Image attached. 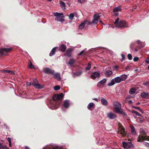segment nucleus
<instances>
[{
	"label": "nucleus",
	"instance_id": "1",
	"mask_svg": "<svg viewBox=\"0 0 149 149\" xmlns=\"http://www.w3.org/2000/svg\"><path fill=\"white\" fill-rule=\"evenodd\" d=\"M100 18V16L99 14H96L94 15L93 21L90 22V21L85 20L83 22L81 23L79 26V29H83L85 26V24L87 25H91L92 24H97L98 22V20Z\"/></svg>",
	"mask_w": 149,
	"mask_h": 149
},
{
	"label": "nucleus",
	"instance_id": "2",
	"mask_svg": "<svg viewBox=\"0 0 149 149\" xmlns=\"http://www.w3.org/2000/svg\"><path fill=\"white\" fill-rule=\"evenodd\" d=\"M127 78V76L125 74H123L119 77H116L111 80L108 84V86H112L114 85L116 83H118L122 81H125Z\"/></svg>",
	"mask_w": 149,
	"mask_h": 149
},
{
	"label": "nucleus",
	"instance_id": "3",
	"mask_svg": "<svg viewBox=\"0 0 149 149\" xmlns=\"http://www.w3.org/2000/svg\"><path fill=\"white\" fill-rule=\"evenodd\" d=\"M114 23L116 27L119 28H126L128 26V24L125 21L120 20L119 18L116 19Z\"/></svg>",
	"mask_w": 149,
	"mask_h": 149
},
{
	"label": "nucleus",
	"instance_id": "4",
	"mask_svg": "<svg viewBox=\"0 0 149 149\" xmlns=\"http://www.w3.org/2000/svg\"><path fill=\"white\" fill-rule=\"evenodd\" d=\"M140 134L141 135L139 136L137 139L138 142H140L141 141H149V137H147L146 136V134L143 130L142 129L140 130Z\"/></svg>",
	"mask_w": 149,
	"mask_h": 149
},
{
	"label": "nucleus",
	"instance_id": "5",
	"mask_svg": "<svg viewBox=\"0 0 149 149\" xmlns=\"http://www.w3.org/2000/svg\"><path fill=\"white\" fill-rule=\"evenodd\" d=\"M54 15L56 17L55 20L57 22H59L62 23L64 21V16H63V13H58L56 12L54 13Z\"/></svg>",
	"mask_w": 149,
	"mask_h": 149
},
{
	"label": "nucleus",
	"instance_id": "6",
	"mask_svg": "<svg viewBox=\"0 0 149 149\" xmlns=\"http://www.w3.org/2000/svg\"><path fill=\"white\" fill-rule=\"evenodd\" d=\"M114 111L118 113H122V111L121 109V104L118 102H115L113 103Z\"/></svg>",
	"mask_w": 149,
	"mask_h": 149
},
{
	"label": "nucleus",
	"instance_id": "7",
	"mask_svg": "<svg viewBox=\"0 0 149 149\" xmlns=\"http://www.w3.org/2000/svg\"><path fill=\"white\" fill-rule=\"evenodd\" d=\"M118 133L122 137L125 136L126 135L124 128L122 126H119Z\"/></svg>",
	"mask_w": 149,
	"mask_h": 149
},
{
	"label": "nucleus",
	"instance_id": "8",
	"mask_svg": "<svg viewBox=\"0 0 149 149\" xmlns=\"http://www.w3.org/2000/svg\"><path fill=\"white\" fill-rule=\"evenodd\" d=\"M33 82L32 83V84L34 87L39 89H41L43 88V86L41 85L40 84H39L37 79H33Z\"/></svg>",
	"mask_w": 149,
	"mask_h": 149
},
{
	"label": "nucleus",
	"instance_id": "9",
	"mask_svg": "<svg viewBox=\"0 0 149 149\" xmlns=\"http://www.w3.org/2000/svg\"><path fill=\"white\" fill-rule=\"evenodd\" d=\"M63 96V93H61L59 95L54 94L53 96V99L54 101L59 100L62 98Z\"/></svg>",
	"mask_w": 149,
	"mask_h": 149
},
{
	"label": "nucleus",
	"instance_id": "10",
	"mask_svg": "<svg viewBox=\"0 0 149 149\" xmlns=\"http://www.w3.org/2000/svg\"><path fill=\"white\" fill-rule=\"evenodd\" d=\"M11 50L10 48H0V53L2 54L10 52Z\"/></svg>",
	"mask_w": 149,
	"mask_h": 149
},
{
	"label": "nucleus",
	"instance_id": "11",
	"mask_svg": "<svg viewBox=\"0 0 149 149\" xmlns=\"http://www.w3.org/2000/svg\"><path fill=\"white\" fill-rule=\"evenodd\" d=\"M123 148H124L128 149L130 147V142H123Z\"/></svg>",
	"mask_w": 149,
	"mask_h": 149
},
{
	"label": "nucleus",
	"instance_id": "12",
	"mask_svg": "<svg viewBox=\"0 0 149 149\" xmlns=\"http://www.w3.org/2000/svg\"><path fill=\"white\" fill-rule=\"evenodd\" d=\"M100 74L97 72H95L91 75V77L93 79H95L96 78L99 77H100Z\"/></svg>",
	"mask_w": 149,
	"mask_h": 149
},
{
	"label": "nucleus",
	"instance_id": "13",
	"mask_svg": "<svg viewBox=\"0 0 149 149\" xmlns=\"http://www.w3.org/2000/svg\"><path fill=\"white\" fill-rule=\"evenodd\" d=\"M43 71L47 74H53V72L52 71L48 68H45L43 70Z\"/></svg>",
	"mask_w": 149,
	"mask_h": 149
},
{
	"label": "nucleus",
	"instance_id": "14",
	"mask_svg": "<svg viewBox=\"0 0 149 149\" xmlns=\"http://www.w3.org/2000/svg\"><path fill=\"white\" fill-rule=\"evenodd\" d=\"M107 116L109 118L111 119H113L116 117V115L113 113L112 112H110L107 113Z\"/></svg>",
	"mask_w": 149,
	"mask_h": 149
},
{
	"label": "nucleus",
	"instance_id": "15",
	"mask_svg": "<svg viewBox=\"0 0 149 149\" xmlns=\"http://www.w3.org/2000/svg\"><path fill=\"white\" fill-rule=\"evenodd\" d=\"M73 49L71 48H69L67 49L66 52V55L68 57H70L71 55V53Z\"/></svg>",
	"mask_w": 149,
	"mask_h": 149
},
{
	"label": "nucleus",
	"instance_id": "16",
	"mask_svg": "<svg viewBox=\"0 0 149 149\" xmlns=\"http://www.w3.org/2000/svg\"><path fill=\"white\" fill-rule=\"evenodd\" d=\"M59 148L58 146H53L52 148L50 146H47L44 147L43 149H60Z\"/></svg>",
	"mask_w": 149,
	"mask_h": 149
},
{
	"label": "nucleus",
	"instance_id": "17",
	"mask_svg": "<svg viewBox=\"0 0 149 149\" xmlns=\"http://www.w3.org/2000/svg\"><path fill=\"white\" fill-rule=\"evenodd\" d=\"M131 133L134 135H135L136 134L135 129L134 126L132 125H131Z\"/></svg>",
	"mask_w": 149,
	"mask_h": 149
},
{
	"label": "nucleus",
	"instance_id": "18",
	"mask_svg": "<svg viewBox=\"0 0 149 149\" xmlns=\"http://www.w3.org/2000/svg\"><path fill=\"white\" fill-rule=\"evenodd\" d=\"M57 48V47H54L51 50L49 55L50 56H52L55 54L56 51V49Z\"/></svg>",
	"mask_w": 149,
	"mask_h": 149
},
{
	"label": "nucleus",
	"instance_id": "19",
	"mask_svg": "<svg viewBox=\"0 0 149 149\" xmlns=\"http://www.w3.org/2000/svg\"><path fill=\"white\" fill-rule=\"evenodd\" d=\"M101 102L102 104L106 106L108 105V103L107 101L104 98L101 99Z\"/></svg>",
	"mask_w": 149,
	"mask_h": 149
},
{
	"label": "nucleus",
	"instance_id": "20",
	"mask_svg": "<svg viewBox=\"0 0 149 149\" xmlns=\"http://www.w3.org/2000/svg\"><path fill=\"white\" fill-rule=\"evenodd\" d=\"M132 112L133 114V116L135 118L137 116H141V115L138 112H137L136 111H135L134 110H132Z\"/></svg>",
	"mask_w": 149,
	"mask_h": 149
},
{
	"label": "nucleus",
	"instance_id": "21",
	"mask_svg": "<svg viewBox=\"0 0 149 149\" xmlns=\"http://www.w3.org/2000/svg\"><path fill=\"white\" fill-rule=\"evenodd\" d=\"M149 95V93H148L143 92L141 94V96L142 98H146L148 97Z\"/></svg>",
	"mask_w": 149,
	"mask_h": 149
},
{
	"label": "nucleus",
	"instance_id": "22",
	"mask_svg": "<svg viewBox=\"0 0 149 149\" xmlns=\"http://www.w3.org/2000/svg\"><path fill=\"white\" fill-rule=\"evenodd\" d=\"M66 49V46L62 44L60 46L61 50L63 52H64Z\"/></svg>",
	"mask_w": 149,
	"mask_h": 149
},
{
	"label": "nucleus",
	"instance_id": "23",
	"mask_svg": "<svg viewBox=\"0 0 149 149\" xmlns=\"http://www.w3.org/2000/svg\"><path fill=\"white\" fill-rule=\"evenodd\" d=\"M124 102L125 103L130 104V97L129 96L127 97Z\"/></svg>",
	"mask_w": 149,
	"mask_h": 149
},
{
	"label": "nucleus",
	"instance_id": "24",
	"mask_svg": "<svg viewBox=\"0 0 149 149\" xmlns=\"http://www.w3.org/2000/svg\"><path fill=\"white\" fill-rule=\"evenodd\" d=\"M69 101L67 100H65L64 102L63 105L65 108H68L69 106Z\"/></svg>",
	"mask_w": 149,
	"mask_h": 149
},
{
	"label": "nucleus",
	"instance_id": "25",
	"mask_svg": "<svg viewBox=\"0 0 149 149\" xmlns=\"http://www.w3.org/2000/svg\"><path fill=\"white\" fill-rule=\"evenodd\" d=\"M2 72H4L5 73H9L10 74H14L15 73L13 72L10 70H2Z\"/></svg>",
	"mask_w": 149,
	"mask_h": 149
},
{
	"label": "nucleus",
	"instance_id": "26",
	"mask_svg": "<svg viewBox=\"0 0 149 149\" xmlns=\"http://www.w3.org/2000/svg\"><path fill=\"white\" fill-rule=\"evenodd\" d=\"M60 5L61 7L63 8V10H64L65 9V2L62 1H61L60 3Z\"/></svg>",
	"mask_w": 149,
	"mask_h": 149
},
{
	"label": "nucleus",
	"instance_id": "27",
	"mask_svg": "<svg viewBox=\"0 0 149 149\" xmlns=\"http://www.w3.org/2000/svg\"><path fill=\"white\" fill-rule=\"evenodd\" d=\"M55 77L59 81L61 79L60 74L58 73H56L54 74Z\"/></svg>",
	"mask_w": 149,
	"mask_h": 149
},
{
	"label": "nucleus",
	"instance_id": "28",
	"mask_svg": "<svg viewBox=\"0 0 149 149\" xmlns=\"http://www.w3.org/2000/svg\"><path fill=\"white\" fill-rule=\"evenodd\" d=\"M75 62V60L74 59H71L68 62V64L70 65H72Z\"/></svg>",
	"mask_w": 149,
	"mask_h": 149
},
{
	"label": "nucleus",
	"instance_id": "29",
	"mask_svg": "<svg viewBox=\"0 0 149 149\" xmlns=\"http://www.w3.org/2000/svg\"><path fill=\"white\" fill-rule=\"evenodd\" d=\"M121 10V8L119 7V6L117 7H116L113 10V12H118L119 11H120Z\"/></svg>",
	"mask_w": 149,
	"mask_h": 149
},
{
	"label": "nucleus",
	"instance_id": "30",
	"mask_svg": "<svg viewBox=\"0 0 149 149\" xmlns=\"http://www.w3.org/2000/svg\"><path fill=\"white\" fill-rule=\"evenodd\" d=\"M113 72L111 70L107 71L106 72L105 74L106 76H109L112 74Z\"/></svg>",
	"mask_w": 149,
	"mask_h": 149
},
{
	"label": "nucleus",
	"instance_id": "31",
	"mask_svg": "<svg viewBox=\"0 0 149 149\" xmlns=\"http://www.w3.org/2000/svg\"><path fill=\"white\" fill-rule=\"evenodd\" d=\"M136 89L134 88H131V95L134 93L136 94L137 93L136 92Z\"/></svg>",
	"mask_w": 149,
	"mask_h": 149
},
{
	"label": "nucleus",
	"instance_id": "32",
	"mask_svg": "<svg viewBox=\"0 0 149 149\" xmlns=\"http://www.w3.org/2000/svg\"><path fill=\"white\" fill-rule=\"evenodd\" d=\"M145 46V44L144 42H141L139 45V46L138 47V48L139 49H140L141 48L144 47Z\"/></svg>",
	"mask_w": 149,
	"mask_h": 149
},
{
	"label": "nucleus",
	"instance_id": "33",
	"mask_svg": "<svg viewBox=\"0 0 149 149\" xmlns=\"http://www.w3.org/2000/svg\"><path fill=\"white\" fill-rule=\"evenodd\" d=\"M106 81L107 80L106 79H104L100 82V84L102 85H104Z\"/></svg>",
	"mask_w": 149,
	"mask_h": 149
},
{
	"label": "nucleus",
	"instance_id": "34",
	"mask_svg": "<svg viewBox=\"0 0 149 149\" xmlns=\"http://www.w3.org/2000/svg\"><path fill=\"white\" fill-rule=\"evenodd\" d=\"M6 145H3L0 143V149H5L6 148Z\"/></svg>",
	"mask_w": 149,
	"mask_h": 149
},
{
	"label": "nucleus",
	"instance_id": "35",
	"mask_svg": "<svg viewBox=\"0 0 149 149\" xmlns=\"http://www.w3.org/2000/svg\"><path fill=\"white\" fill-rule=\"evenodd\" d=\"M94 105V104L93 103H90L88 106V109H90Z\"/></svg>",
	"mask_w": 149,
	"mask_h": 149
},
{
	"label": "nucleus",
	"instance_id": "36",
	"mask_svg": "<svg viewBox=\"0 0 149 149\" xmlns=\"http://www.w3.org/2000/svg\"><path fill=\"white\" fill-rule=\"evenodd\" d=\"M54 88L55 91H56L59 90L60 87L59 86H56L54 87Z\"/></svg>",
	"mask_w": 149,
	"mask_h": 149
},
{
	"label": "nucleus",
	"instance_id": "37",
	"mask_svg": "<svg viewBox=\"0 0 149 149\" xmlns=\"http://www.w3.org/2000/svg\"><path fill=\"white\" fill-rule=\"evenodd\" d=\"M91 64L89 63H88V66L86 68V69L87 70H89L91 68Z\"/></svg>",
	"mask_w": 149,
	"mask_h": 149
},
{
	"label": "nucleus",
	"instance_id": "38",
	"mask_svg": "<svg viewBox=\"0 0 149 149\" xmlns=\"http://www.w3.org/2000/svg\"><path fill=\"white\" fill-rule=\"evenodd\" d=\"M74 17V14L73 13H71L70 14L69 16V18L70 19H71V20H72L73 19Z\"/></svg>",
	"mask_w": 149,
	"mask_h": 149
},
{
	"label": "nucleus",
	"instance_id": "39",
	"mask_svg": "<svg viewBox=\"0 0 149 149\" xmlns=\"http://www.w3.org/2000/svg\"><path fill=\"white\" fill-rule=\"evenodd\" d=\"M29 68L31 69L33 68H34L33 66V65L31 61H30V64L29 65Z\"/></svg>",
	"mask_w": 149,
	"mask_h": 149
},
{
	"label": "nucleus",
	"instance_id": "40",
	"mask_svg": "<svg viewBox=\"0 0 149 149\" xmlns=\"http://www.w3.org/2000/svg\"><path fill=\"white\" fill-rule=\"evenodd\" d=\"M139 59V58L138 57H135L134 58L133 60L135 62L137 61Z\"/></svg>",
	"mask_w": 149,
	"mask_h": 149
},
{
	"label": "nucleus",
	"instance_id": "41",
	"mask_svg": "<svg viewBox=\"0 0 149 149\" xmlns=\"http://www.w3.org/2000/svg\"><path fill=\"white\" fill-rule=\"evenodd\" d=\"M144 144L145 145L149 148V143L146 142H145Z\"/></svg>",
	"mask_w": 149,
	"mask_h": 149
},
{
	"label": "nucleus",
	"instance_id": "42",
	"mask_svg": "<svg viewBox=\"0 0 149 149\" xmlns=\"http://www.w3.org/2000/svg\"><path fill=\"white\" fill-rule=\"evenodd\" d=\"M146 62L147 63H149V55L148 57L146 60Z\"/></svg>",
	"mask_w": 149,
	"mask_h": 149
},
{
	"label": "nucleus",
	"instance_id": "43",
	"mask_svg": "<svg viewBox=\"0 0 149 149\" xmlns=\"http://www.w3.org/2000/svg\"><path fill=\"white\" fill-rule=\"evenodd\" d=\"M85 0H78V1L80 3H84V2Z\"/></svg>",
	"mask_w": 149,
	"mask_h": 149
},
{
	"label": "nucleus",
	"instance_id": "44",
	"mask_svg": "<svg viewBox=\"0 0 149 149\" xmlns=\"http://www.w3.org/2000/svg\"><path fill=\"white\" fill-rule=\"evenodd\" d=\"M85 51V50H83L79 54V55H81L82 54H83Z\"/></svg>",
	"mask_w": 149,
	"mask_h": 149
},
{
	"label": "nucleus",
	"instance_id": "45",
	"mask_svg": "<svg viewBox=\"0 0 149 149\" xmlns=\"http://www.w3.org/2000/svg\"><path fill=\"white\" fill-rule=\"evenodd\" d=\"M118 66H117V65L113 67V69H116V70H118Z\"/></svg>",
	"mask_w": 149,
	"mask_h": 149
},
{
	"label": "nucleus",
	"instance_id": "46",
	"mask_svg": "<svg viewBox=\"0 0 149 149\" xmlns=\"http://www.w3.org/2000/svg\"><path fill=\"white\" fill-rule=\"evenodd\" d=\"M136 109L139 110L140 112H142V111L141 109H140V108L139 107H136Z\"/></svg>",
	"mask_w": 149,
	"mask_h": 149
},
{
	"label": "nucleus",
	"instance_id": "47",
	"mask_svg": "<svg viewBox=\"0 0 149 149\" xmlns=\"http://www.w3.org/2000/svg\"><path fill=\"white\" fill-rule=\"evenodd\" d=\"M26 84L28 86H30L31 85V82H28L26 83Z\"/></svg>",
	"mask_w": 149,
	"mask_h": 149
},
{
	"label": "nucleus",
	"instance_id": "48",
	"mask_svg": "<svg viewBox=\"0 0 149 149\" xmlns=\"http://www.w3.org/2000/svg\"><path fill=\"white\" fill-rule=\"evenodd\" d=\"M7 140H8L9 143V142L10 143L11 142V139L10 138L8 137L7 139Z\"/></svg>",
	"mask_w": 149,
	"mask_h": 149
},
{
	"label": "nucleus",
	"instance_id": "49",
	"mask_svg": "<svg viewBox=\"0 0 149 149\" xmlns=\"http://www.w3.org/2000/svg\"><path fill=\"white\" fill-rule=\"evenodd\" d=\"M141 42L140 40H138L137 41V43L139 45L140 44Z\"/></svg>",
	"mask_w": 149,
	"mask_h": 149
},
{
	"label": "nucleus",
	"instance_id": "50",
	"mask_svg": "<svg viewBox=\"0 0 149 149\" xmlns=\"http://www.w3.org/2000/svg\"><path fill=\"white\" fill-rule=\"evenodd\" d=\"M138 49H139L138 47H137V48H136L134 49L135 52H137L138 50Z\"/></svg>",
	"mask_w": 149,
	"mask_h": 149
},
{
	"label": "nucleus",
	"instance_id": "51",
	"mask_svg": "<svg viewBox=\"0 0 149 149\" xmlns=\"http://www.w3.org/2000/svg\"><path fill=\"white\" fill-rule=\"evenodd\" d=\"M121 56H122V59L123 60H124L125 59V55H124L123 54H122Z\"/></svg>",
	"mask_w": 149,
	"mask_h": 149
},
{
	"label": "nucleus",
	"instance_id": "52",
	"mask_svg": "<svg viewBox=\"0 0 149 149\" xmlns=\"http://www.w3.org/2000/svg\"><path fill=\"white\" fill-rule=\"evenodd\" d=\"M128 57L129 60H130V54H129L128 55Z\"/></svg>",
	"mask_w": 149,
	"mask_h": 149
},
{
	"label": "nucleus",
	"instance_id": "53",
	"mask_svg": "<svg viewBox=\"0 0 149 149\" xmlns=\"http://www.w3.org/2000/svg\"><path fill=\"white\" fill-rule=\"evenodd\" d=\"M9 146L10 147H11V146H12V142H11L10 143L9 142Z\"/></svg>",
	"mask_w": 149,
	"mask_h": 149
},
{
	"label": "nucleus",
	"instance_id": "54",
	"mask_svg": "<svg viewBox=\"0 0 149 149\" xmlns=\"http://www.w3.org/2000/svg\"><path fill=\"white\" fill-rule=\"evenodd\" d=\"M134 146V145L131 143V148L133 147Z\"/></svg>",
	"mask_w": 149,
	"mask_h": 149
},
{
	"label": "nucleus",
	"instance_id": "55",
	"mask_svg": "<svg viewBox=\"0 0 149 149\" xmlns=\"http://www.w3.org/2000/svg\"><path fill=\"white\" fill-rule=\"evenodd\" d=\"M93 100H96L97 102H98V100L97 98H94V99H93Z\"/></svg>",
	"mask_w": 149,
	"mask_h": 149
},
{
	"label": "nucleus",
	"instance_id": "56",
	"mask_svg": "<svg viewBox=\"0 0 149 149\" xmlns=\"http://www.w3.org/2000/svg\"><path fill=\"white\" fill-rule=\"evenodd\" d=\"M132 107L133 108H135L136 109V107H135V106H132Z\"/></svg>",
	"mask_w": 149,
	"mask_h": 149
},
{
	"label": "nucleus",
	"instance_id": "57",
	"mask_svg": "<svg viewBox=\"0 0 149 149\" xmlns=\"http://www.w3.org/2000/svg\"><path fill=\"white\" fill-rule=\"evenodd\" d=\"M134 71L135 72H138V69H136V70H135Z\"/></svg>",
	"mask_w": 149,
	"mask_h": 149
},
{
	"label": "nucleus",
	"instance_id": "58",
	"mask_svg": "<svg viewBox=\"0 0 149 149\" xmlns=\"http://www.w3.org/2000/svg\"><path fill=\"white\" fill-rule=\"evenodd\" d=\"M25 149H30L29 147L26 146L25 147Z\"/></svg>",
	"mask_w": 149,
	"mask_h": 149
},
{
	"label": "nucleus",
	"instance_id": "59",
	"mask_svg": "<svg viewBox=\"0 0 149 149\" xmlns=\"http://www.w3.org/2000/svg\"><path fill=\"white\" fill-rule=\"evenodd\" d=\"M129 66H127L126 67V70H127V69H128V68H129Z\"/></svg>",
	"mask_w": 149,
	"mask_h": 149
},
{
	"label": "nucleus",
	"instance_id": "60",
	"mask_svg": "<svg viewBox=\"0 0 149 149\" xmlns=\"http://www.w3.org/2000/svg\"><path fill=\"white\" fill-rule=\"evenodd\" d=\"M115 14H116V16H117V15H118V13H115Z\"/></svg>",
	"mask_w": 149,
	"mask_h": 149
},
{
	"label": "nucleus",
	"instance_id": "61",
	"mask_svg": "<svg viewBox=\"0 0 149 149\" xmlns=\"http://www.w3.org/2000/svg\"><path fill=\"white\" fill-rule=\"evenodd\" d=\"M140 104V103L139 102H138V103H137L136 104L137 105H139V104Z\"/></svg>",
	"mask_w": 149,
	"mask_h": 149
},
{
	"label": "nucleus",
	"instance_id": "62",
	"mask_svg": "<svg viewBox=\"0 0 149 149\" xmlns=\"http://www.w3.org/2000/svg\"><path fill=\"white\" fill-rule=\"evenodd\" d=\"M99 22L101 23H102V22L101 20L99 21Z\"/></svg>",
	"mask_w": 149,
	"mask_h": 149
},
{
	"label": "nucleus",
	"instance_id": "63",
	"mask_svg": "<svg viewBox=\"0 0 149 149\" xmlns=\"http://www.w3.org/2000/svg\"><path fill=\"white\" fill-rule=\"evenodd\" d=\"M81 74V73H80L79 74V75H78V74H77V76H79V75H80Z\"/></svg>",
	"mask_w": 149,
	"mask_h": 149
},
{
	"label": "nucleus",
	"instance_id": "64",
	"mask_svg": "<svg viewBox=\"0 0 149 149\" xmlns=\"http://www.w3.org/2000/svg\"><path fill=\"white\" fill-rule=\"evenodd\" d=\"M148 70H149V65L148 66Z\"/></svg>",
	"mask_w": 149,
	"mask_h": 149
}]
</instances>
